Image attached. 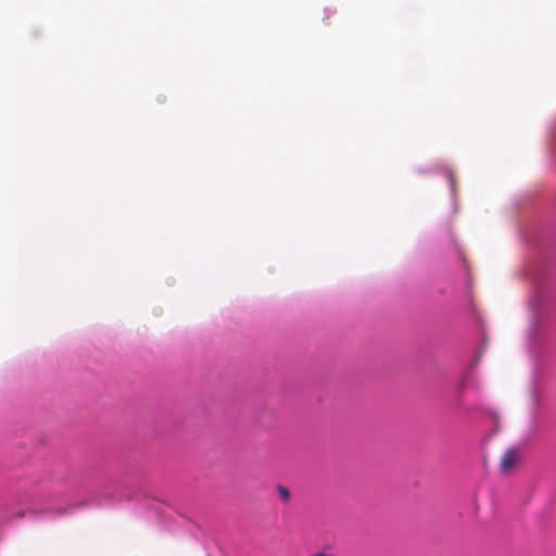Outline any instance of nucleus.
<instances>
[{
	"mask_svg": "<svg viewBox=\"0 0 556 556\" xmlns=\"http://www.w3.org/2000/svg\"><path fill=\"white\" fill-rule=\"evenodd\" d=\"M521 452L518 448H508L502 456L500 469L503 473H509L519 463Z\"/></svg>",
	"mask_w": 556,
	"mask_h": 556,
	"instance_id": "obj_1",
	"label": "nucleus"
},
{
	"mask_svg": "<svg viewBox=\"0 0 556 556\" xmlns=\"http://www.w3.org/2000/svg\"><path fill=\"white\" fill-rule=\"evenodd\" d=\"M277 490H278V494H279V497L281 498V501H283V502L290 501L291 494L287 488H285L282 485H278Z\"/></svg>",
	"mask_w": 556,
	"mask_h": 556,
	"instance_id": "obj_2",
	"label": "nucleus"
}]
</instances>
